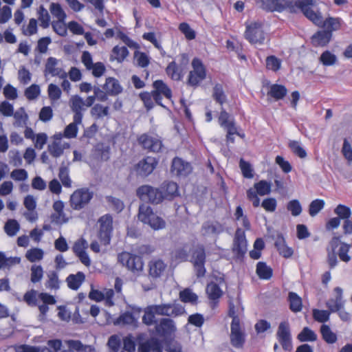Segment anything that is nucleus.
<instances>
[{"label": "nucleus", "mask_w": 352, "mask_h": 352, "mask_svg": "<svg viewBox=\"0 0 352 352\" xmlns=\"http://www.w3.org/2000/svg\"><path fill=\"white\" fill-rule=\"evenodd\" d=\"M93 198V192L88 188L76 190L70 196L69 204L72 209L79 210L84 208Z\"/></svg>", "instance_id": "obj_10"}, {"label": "nucleus", "mask_w": 352, "mask_h": 352, "mask_svg": "<svg viewBox=\"0 0 352 352\" xmlns=\"http://www.w3.org/2000/svg\"><path fill=\"white\" fill-rule=\"evenodd\" d=\"M47 279L45 283V287L51 290H58L60 288V281L58 278V272L50 271L47 274Z\"/></svg>", "instance_id": "obj_37"}, {"label": "nucleus", "mask_w": 352, "mask_h": 352, "mask_svg": "<svg viewBox=\"0 0 352 352\" xmlns=\"http://www.w3.org/2000/svg\"><path fill=\"white\" fill-rule=\"evenodd\" d=\"M256 273L259 278L270 280L272 277L273 270L266 263L259 261L256 264Z\"/></svg>", "instance_id": "obj_35"}, {"label": "nucleus", "mask_w": 352, "mask_h": 352, "mask_svg": "<svg viewBox=\"0 0 352 352\" xmlns=\"http://www.w3.org/2000/svg\"><path fill=\"white\" fill-rule=\"evenodd\" d=\"M148 274L153 278L161 276L166 267V264L160 259H154L148 263Z\"/></svg>", "instance_id": "obj_29"}, {"label": "nucleus", "mask_w": 352, "mask_h": 352, "mask_svg": "<svg viewBox=\"0 0 352 352\" xmlns=\"http://www.w3.org/2000/svg\"><path fill=\"white\" fill-rule=\"evenodd\" d=\"M191 263L206 262V250L204 245L199 244L192 253Z\"/></svg>", "instance_id": "obj_44"}, {"label": "nucleus", "mask_w": 352, "mask_h": 352, "mask_svg": "<svg viewBox=\"0 0 352 352\" xmlns=\"http://www.w3.org/2000/svg\"><path fill=\"white\" fill-rule=\"evenodd\" d=\"M138 320L132 312L125 311L121 314L115 321L116 324L137 326Z\"/></svg>", "instance_id": "obj_36"}, {"label": "nucleus", "mask_w": 352, "mask_h": 352, "mask_svg": "<svg viewBox=\"0 0 352 352\" xmlns=\"http://www.w3.org/2000/svg\"><path fill=\"white\" fill-rule=\"evenodd\" d=\"M129 50L126 47L116 45L112 50V54L118 63H122L129 55Z\"/></svg>", "instance_id": "obj_54"}, {"label": "nucleus", "mask_w": 352, "mask_h": 352, "mask_svg": "<svg viewBox=\"0 0 352 352\" xmlns=\"http://www.w3.org/2000/svg\"><path fill=\"white\" fill-rule=\"evenodd\" d=\"M333 292L336 294L334 298L329 299L326 302V307L331 312L334 313L344 308L345 301L343 300L342 289L340 287L334 288Z\"/></svg>", "instance_id": "obj_21"}, {"label": "nucleus", "mask_w": 352, "mask_h": 352, "mask_svg": "<svg viewBox=\"0 0 352 352\" xmlns=\"http://www.w3.org/2000/svg\"><path fill=\"white\" fill-rule=\"evenodd\" d=\"M118 261L134 274L140 275L143 271L144 262L140 256L124 251L118 254Z\"/></svg>", "instance_id": "obj_5"}, {"label": "nucleus", "mask_w": 352, "mask_h": 352, "mask_svg": "<svg viewBox=\"0 0 352 352\" xmlns=\"http://www.w3.org/2000/svg\"><path fill=\"white\" fill-rule=\"evenodd\" d=\"M152 90L153 100L156 104L165 107L162 104V98L172 100L173 92L171 89L162 80H156L153 82Z\"/></svg>", "instance_id": "obj_13"}, {"label": "nucleus", "mask_w": 352, "mask_h": 352, "mask_svg": "<svg viewBox=\"0 0 352 352\" xmlns=\"http://www.w3.org/2000/svg\"><path fill=\"white\" fill-rule=\"evenodd\" d=\"M212 98L221 106H223V104L226 103L227 100V96L224 92L223 87L221 84L217 83L214 86L212 91Z\"/></svg>", "instance_id": "obj_39"}, {"label": "nucleus", "mask_w": 352, "mask_h": 352, "mask_svg": "<svg viewBox=\"0 0 352 352\" xmlns=\"http://www.w3.org/2000/svg\"><path fill=\"white\" fill-rule=\"evenodd\" d=\"M287 210L289 211L292 216H299L302 210V206L298 199H292L287 204Z\"/></svg>", "instance_id": "obj_61"}, {"label": "nucleus", "mask_w": 352, "mask_h": 352, "mask_svg": "<svg viewBox=\"0 0 352 352\" xmlns=\"http://www.w3.org/2000/svg\"><path fill=\"white\" fill-rule=\"evenodd\" d=\"M155 329L157 336L165 337L175 331L174 322L170 318H162L159 323L156 322Z\"/></svg>", "instance_id": "obj_23"}, {"label": "nucleus", "mask_w": 352, "mask_h": 352, "mask_svg": "<svg viewBox=\"0 0 352 352\" xmlns=\"http://www.w3.org/2000/svg\"><path fill=\"white\" fill-rule=\"evenodd\" d=\"M287 301L289 302V309L294 313H298L302 309V298L294 292H289L288 293Z\"/></svg>", "instance_id": "obj_32"}, {"label": "nucleus", "mask_w": 352, "mask_h": 352, "mask_svg": "<svg viewBox=\"0 0 352 352\" xmlns=\"http://www.w3.org/2000/svg\"><path fill=\"white\" fill-rule=\"evenodd\" d=\"M100 224L98 232V238L101 245L107 246L110 244L113 233V217L111 214H107L98 219Z\"/></svg>", "instance_id": "obj_7"}, {"label": "nucleus", "mask_w": 352, "mask_h": 352, "mask_svg": "<svg viewBox=\"0 0 352 352\" xmlns=\"http://www.w3.org/2000/svg\"><path fill=\"white\" fill-rule=\"evenodd\" d=\"M105 199L109 206L116 212L119 213L124 209V205L121 199L113 196H107Z\"/></svg>", "instance_id": "obj_56"}, {"label": "nucleus", "mask_w": 352, "mask_h": 352, "mask_svg": "<svg viewBox=\"0 0 352 352\" xmlns=\"http://www.w3.org/2000/svg\"><path fill=\"white\" fill-rule=\"evenodd\" d=\"M232 252L234 258L239 261H243L248 252V241L245 237V231L238 228L236 230L233 239Z\"/></svg>", "instance_id": "obj_8"}, {"label": "nucleus", "mask_w": 352, "mask_h": 352, "mask_svg": "<svg viewBox=\"0 0 352 352\" xmlns=\"http://www.w3.org/2000/svg\"><path fill=\"white\" fill-rule=\"evenodd\" d=\"M50 10L53 17L56 18L57 20H65L67 15L60 3H52L50 6Z\"/></svg>", "instance_id": "obj_48"}, {"label": "nucleus", "mask_w": 352, "mask_h": 352, "mask_svg": "<svg viewBox=\"0 0 352 352\" xmlns=\"http://www.w3.org/2000/svg\"><path fill=\"white\" fill-rule=\"evenodd\" d=\"M58 61L56 58L50 57L47 58L45 67V75L50 74L52 76H58L60 78H66L67 74L63 69L57 67Z\"/></svg>", "instance_id": "obj_24"}, {"label": "nucleus", "mask_w": 352, "mask_h": 352, "mask_svg": "<svg viewBox=\"0 0 352 352\" xmlns=\"http://www.w3.org/2000/svg\"><path fill=\"white\" fill-rule=\"evenodd\" d=\"M192 70L189 72L188 78V85L197 87L206 77V69L202 60L199 58H194L192 60Z\"/></svg>", "instance_id": "obj_12"}, {"label": "nucleus", "mask_w": 352, "mask_h": 352, "mask_svg": "<svg viewBox=\"0 0 352 352\" xmlns=\"http://www.w3.org/2000/svg\"><path fill=\"white\" fill-rule=\"evenodd\" d=\"M286 10L290 13H296L300 11L305 16L316 25L322 23V16L320 12H315L312 6L315 4L314 0H287Z\"/></svg>", "instance_id": "obj_1"}, {"label": "nucleus", "mask_w": 352, "mask_h": 352, "mask_svg": "<svg viewBox=\"0 0 352 352\" xmlns=\"http://www.w3.org/2000/svg\"><path fill=\"white\" fill-rule=\"evenodd\" d=\"M164 199L171 200L179 195L178 185L176 182L165 181L160 186Z\"/></svg>", "instance_id": "obj_28"}, {"label": "nucleus", "mask_w": 352, "mask_h": 352, "mask_svg": "<svg viewBox=\"0 0 352 352\" xmlns=\"http://www.w3.org/2000/svg\"><path fill=\"white\" fill-rule=\"evenodd\" d=\"M339 243V238L334 236L330 241L331 250H327V262L331 269L334 268L338 264L337 255L335 252Z\"/></svg>", "instance_id": "obj_34"}, {"label": "nucleus", "mask_w": 352, "mask_h": 352, "mask_svg": "<svg viewBox=\"0 0 352 352\" xmlns=\"http://www.w3.org/2000/svg\"><path fill=\"white\" fill-rule=\"evenodd\" d=\"M230 339L231 344L236 349L243 347L245 342V333L241 322H231Z\"/></svg>", "instance_id": "obj_16"}, {"label": "nucleus", "mask_w": 352, "mask_h": 352, "mask_svg": "<svg viewBox=\"0 0 352 352\" xmlns=\"http://www.w3.org/2000/svg\"><path fill=\"white\" fill-rule=\"evenodd\" d=\"M95 155L101 161H107L110 158V148L98 144L95 149Z\"/></svg>", "instance_id": "obj_63"}, {"label": "nucleus", "mask_w": 352, "mask_h": 352, "mask_svg": "<svg viewBox=\"0 0 352 352\" xmlns=\"http://www.w3.org/2000/svg\"><path fill=\"white\" fill-rule=\"evenodd\" d=\"M287 94V89L285 85L279 84H272L270 87L267 92V96H270L278 101L283 99Z\"/></svg>", "instance_id": "obj_33"}, {"label": "nucleus", "mask_w": 352, "mask_h": 352, "mask_svg": "<svg viewBox=\"0 0 352 352\" xmlns=\"http://www.w3.org/2000/svg\"><path fill=\"white\" fill-rule=\"evenodd\" d=\"M179 298L183 302H190L192 305L197 304L198 301L197 295L189 288H186L179 292Z\"/></svg>", "instance_id": "obj_43"}, {"label": "nucleus", "mask_w": 352, "mask_h": 352, "mask_svg": "<svg viewBox=\"0 0 352 352\" xmlns=\"http://www.w3.org/2000/svg\"><path fill=\"white\" fill-rule=\"evenodd\" d=\"M320 333L322 339L328 344H334L336 342L337 335L333 332L330 327L327 324H322L320 327Z\"/></svg>", "instance_id": "obj_40"}, {"label": "nucleus", "mask_w": 352, "mask_h": 352, "mask_svg": "<svg viewBox=\"0 0 352 352\" xmlns=\"http://www.w3.org/2000/svg\"><path fill=\"white\" fill-rule=\"evenodd\" d=\"M319 60L323 65L331 66L336 63L337 57L329 50H326L322 53Z\"/></svg>", "instance_id": "obj_58"}, {"label": "nucleus", "mask_w": 352, "mask_h": 352, "mask_svg": "<svg viewBox=\"0 0 352 352\" xmlns=\"http://www.w3.org/2000/svg\"><path fill=\"white\" fill-rule=\"evenodd\" d=\"M19 229L20 225L15 219L8 220L4 226L6 233L10 236L16 235Z\"/></svg>", "instance_id": "obj_55"}, {"label": "nucleus", "mask_w": 352, "mask_h": 352, "mask_svg": "<svg viewBox=\"0 0 352 352\" xmlns=\"http://www.w3.org/2000/svg\"><path fill=\"white\" fill-rule=\"evenodd\" d=\"M276 338L285 351H292V335L289 324L287 321H283L279 324L276 331Z\"/></svg>", "instance_id": "obj_15"}, {"label": "nucleus", "mask_w": 352, "mask_h": 352, "mask_svg": "<svg viewBox=\"0 0 352 352\" xmlns=\"http://www.w3.org/2000/svg\"><path fill=\"white\" fill-rule=\"evenodd\" d=\"M137 195L143 201L158 204L164 199L160 188H154L149 185H143L137 189Z\"/></svg>", "instance_id": "obj_9"}, {"label": "nucleus", "mask_w": 352, "mask_h": 352, "mask_svg": "<svg viewBox=\"0 0 352 352\" xmlns=\"http://www.w3.org/2000/svg\"><path fill=\"white\" fill-rule=\"evenodd\" d=\"M191 164L179 157H175L171 163L170 173L177 177H186L191 173Z\"/></svg>", "instance_id": "obj_17"}, {"label": "nucleus", "mask_w": 352, "mask_h": 352, "mask_svg": "<svg viewBox=\"0 0 352 352\" xmlns=\"http://www.w3.org/2000/svg\"><path fill=\"white\" fill-rule=\"evenodd\" d=\"M141 148L148 153H157L162 151L164 144L161 137L148 133L140 135L137 138Z\"/></svg>", "instance_id": "obj_6"}, {"label": "nucleus", "mask_w": 352, "mask_h": 352, "mask_svg": "<svg viewBox=\"0 0 352 352\" xmlns=\"http://www.w3.org/2000/svg\"><path fill=\"white\" fill-rule=\"evenodd\" d=\"M333 34L324 30H318L310 38V42L314 47H327L331 41Z\"/></svg>", "instance_id": "obj_20"}, {"label": "nucleus", "mask_w": 352, "mask_h": 352, "mask_svg": "<svg viewBox=\"0 0 352 352\" xmlns=\"http://www.w3.org/2000/svg\"><path fill=\"white\" fill-rule=\"evenodd\" d=\"M64 207V203L60 200H57L54 202L53 209L55 211V213L52 214L54 219L56 221L63 220L64 222H67V219L65 218Z\"/></svg>", "instance_id": "obj_41"}, {"label": "nucleus", "mask_w": 352, "mask_h": 352, "mask_svg": "<svg viewBox=\"0 0 352 352\" xmlns=\"http://www.w3.org/2000/svg\"><path fill=\"white\" fill-rule=\"evenodd\" d=\"M153 309L157 315L175 317L182 314L181 308L171 304L155 305Z\"/></svg>", "instance_id": "obj_22"}, {"label": "nucleus", "mask_w": 352, "mask_h": 352, "mask_svg": "<svg viewBox=\"0 0 352 352\" xmlns=\"http://www.w3.org/2000/svg\"><path fill=\"white\" fill-rule=\"evenodd\" d=\"M91 114L96 118H101L109 115V107L96 104L91 109Z\"/></svg>", "instance_id": "obj_62"}, {"label": "nucleus", "mask_w": 352, "mask_h": 352, "mask_svg": "<svg viewBox=\"0 0 352 352\" xmlns=\"http://www.w3.org/2000/svg\"><path fill=\"white\" fill-rule=\"evenodd\" d=\"M239 167L245 178L252 179L254 177V170L248 162L241 158L239 162Z\"/></svg>", "instance_id": "obj_59"}, {"label": "nucleus", "mask_w": 352, "mask_h": 352, "mask_svg": "<svg viewBox=\"0 0 352 352\" xmlns=\"http://www.w3.org/2000/svg\"><path fill=\"white\" fill-rule=\"evenodd\" d=\"M245 30L244 38L251 44L262 45L266 39V32L264 30V23L261 21H253L245 23Z\"/></svg>", "instance_id": "obj_2"}, {"label": "nucleus", "mask_w": 352, "mask_h": 352, "mask_svg": "<svg viewBox=\"0 0 352 352\" xmlns=\"http://www.w3.org/2000/svg\"><path fill=\"white\" fill-rule=\"evenodd\" d=\"M287 0H256V3L266 12H282L286 10Z\"/></svg>", "instance_id": "obj_18"}, {"label": "nucleus", "mask_w": 352, "mask_h": 352, "mask_svg": "<svg viewBox=\"0 0 352 352\" xmlns=\"http://www.w3.org/2000/svg\"><path fill=\"white\" fill-rule=\"evenodd\" d=\"M272 192V183L262 179L254 184L253 188L246 191L247 199L252 202L254 208L260 206V196L268 195Z\"/></svg>", "instance_id": "obj_4"}, {"label": "nucleus", "mask_w": 352, "mask_h": 352, "mask_svg": "<svg viewBox=\"0 0 352 352\" xmlns=\"http://www.w3.org/2000/svg\"><path fill=\"white\" fill-rule=\"evenodd\" d=\"M288 147L294 155H297L300 158H305L307 157V152L300 146L299 142L296 140H290L288 143Z\"/></svg>", "instance_id": "obj_50"}, {"label": "nucleus", "mask_w": 352, "mask_h": 352, "mask_svg": "<svg viewBox=\"0 0 352 352\" xmlns=\"http://www.w3.org/2000/svg\"><path fill=\"white\" fill-rule=\"evenodd\" d=\"M184 69L182 65H178L173 60L167 65L166 73L173 80L179 81L184 76Z\"/></svg>", "instance_id": "obj_26"}, {"label": "nucleus", "mask_w": 352, "mask_h": 352, "mask_svg": "<svg viewBox=\"0 0 352 352\" xmlns=\"http://www.w3.org/2000/svg\"><path fill=\"white\" fill-rule=\"evenodd\" d=\"M38 19L40 21V25L43 29L47 28L50 25V16L47 10L41 6L38 9Z\"/></svg>", "instance_id": "obj_47"}, {"label": "nucleus", "mask_w": 352, "mask_h": 352, "mask_svg": "<svg viewBox=\"0 0 352 352\" xmlns=\"http://www.w3.org/2000/svg\"><path fill=\"white\" fill-rule=\"evenodd\" d=\"M334 213L340 219H349L351 215V210L349 206L343 204H338L334 209Z\"/></svg>", "instance_id": "obj_57"}, {"label": "nucleus", "mask_w": 352, "mask_h": 352, "mask_svg": "<svg viewBox=\"0 0 352 352\" xmlns=\"http://www.w3.org/2000/svg\"><path fill=\"white\" fill-rule=\"evenodd\" d=\"M201 230L204 235L219 234L223 231V227L221 223L215 221H208L203 223Z\"/></svg>", "instance_id": "obj_30"}, {"label": "nucleus", "mask_w": 352, "mask_h": 352, "mask_svg": "<svg viewBox=\"0 0 352 352\" xmlns=\"http://www.w3.org/2000/svg\"><path fill=\"white\" fill-rule=\"evenodd\" d=\"M138 219L144 223H146L153 230L162 229L166 226L165 221L157 216L151 206L142 204L139 207Z\"/></svg>", "instance_id": "obj_3"}, {"label": "nucleus", "mask_w": 352, "mask_h": 352, "mask_svg": "<svg viewBox=\"0 0 352 352\" xmlns=\"http://www.w3.org/2000/svg\"><path fill=\"white\" fill-rule=\"evenodd\" d=\"M274 245L279 254L285 258H290L294 254L293 249L287 246L285 239L281 234L276 236Z\"/></svg>", "instance_id": "obj_27"}, {"label": "nucleus", "mask_w": 352, "mask_h": 352, "mask_svg": "<svg viewBox=\"0 0 352 352\" xmlns=\"http://www.w3.org/2000/svg\"><path fill=\"white\" fill-rule=\"evenodd\" d=\"M297 338L300 342H314L317 340V335L310 328L305 327L298 333Z\"/></svg>", "instance_id": "obj_45"}, {"label": "nucleus", "mask_w": 352, "mask_h": 352, "mask_svg": "<svg viewBox=\"0 0 352 352\" xmlns=\"http://www.w3.org/2000/svg\"><path fill=\"white\" fill-rule=\"evenodd\" d=\"M155 315L157 313L154 311L153 305L148 306L144 311V314L142 317V322L147 326H151L152 324H156Z\"/></svg>", "instance_id": "obj_49"}, {"label": "nucleus", "mask_w": 352, "mask_h": 352, "mask_svg": "<svg viewBox=\"0 0 352 352\" xmlns=\"http://www.w3.org/2000/svg\"><path fill=\"white\" fill-rule=\"evenodd\" d=\"M69 350H64L61 352H91L92 349L87 346H85L79 340H69L68 341Z\"/></svg>", "instance_id": "obj_46"}, {"label": "nucleus", "mask_w": 352, "mask_h": 352, "mask_svg": "<svg viewBox=\"0 0 352 352\" xmlns=\"http://www.w3.org/2000/svg\"><path fill=\"white\" fill-rule=\"evenodd\" d=\"M219 124L226 131V142L234 144L235 142L234 135L236 133V126L233 118L223 109L221 110L218 118Z\"/></svg>", "instance_id": "obj_11"}, {"label": "nucleus", "mask_w": 352, "mask_h": 352, "mask_svg": "<svg viewBox=\"0 0 352 352\" xmlns=\"http://www.w3.org/2000/svg\"><path fill=\"white\" fill-rule=\"evenodd\" d=\"M350 248L351 245L344 242L340 243V248L338 252V255L342 261L348 263L351 261V257L349 254Z\"/></svg>", "instance_id": "obj_51"}, {"label": "nucleus", "mask_w": 352, "mask_h": 352, "mask_svg": "<svg viewBox=\"0 0 352 352\" xmlns=\"http://www.w3.org/2000/svg\"><path fill=\"white\" fill-rule=\"evenodd\" d=\"M139 96L147 111H150L154 107L155 105L152 91L151 92L144 91L140 93Z\"/></svg>", "instance_id": "obj_60"}, {"label": "nucleus", "mask_w": 352, "mask_h": 352, "mask_svg": "<svg viewBox=\"0 0 352 352\" xmlns=\"http://www.w3.org/2000/svg\"><path fill=\"white\" fill-rule=\"evenodd\" d=\"M179 30L185 36L187 40H193L196 37V33L188 23L182 22L179 25Z\"/></svg>", "instance_id": "obj_64"}, {"label": "nucleus", "mask_w": 352, "mask_h": 352, "mask_svg": "<svg viewBox=\"0 0 352 352\" xmlns=\"http://www.w3.org/2000/svg\"><path fill=\"white\" fill-rule=\"evenodd\" d=\"M325 202L323 199H316L313 200L309 206V214L311 217H315L324 207Z\"/></svg>", "instance_id": "obj_52"}, {"label": "nucleus", "mask_w": 352, "mask_h": 352, "mask_svg": "<svg viewBox=\"0 0 352 352\" xmlns=\"http://www.w3.org/2000/svg\"><path fill=\"white\" fill-rule=\"evenodd\" d=\"M206 292L210 300V307L212 309H216L219 305V299L223 295V291L217 283L212 281L208 283Z\"/></svg>", "instance_id": "obj_19"}, {"label": "nucleus", "mask_w": 352, "mask_h": 352, "mask_svg": "<svg viewBox=\"0 0 352 352\" xmlns=\"http://www.w3.org/2000/svg\"><path fill=\"white\" fill-rule=\"evenodd\" d=\"M102 89L109 94V96H118L123 91V88L118 79L114 77H107Z\"/></svg>", "instance_id": "obj_25"}, {"label": "nucleus", "mask_w": 352, "mask_h": 352, "mask_svg": "<svg viewBox=\"0 0 352 352\" xmlns=\"http://www.w3.org/2000/svg\"><path fill=\"white\" fill-rule=\"evenodd\" d=\"M331 311L328 310H321L318 309H314L312 315L314 320L324 323L329 320Z\"/></svg>", "instance_id": "obj_53"}, {"label": "nucleus", "mask_w": 352, "mask_h": 352, "mask_svg": "<svg viewBox=\"0 0 352 352\" xmlns=\"http://www.w3.org/2000/svg\"><path fill=\"white\" fill-rule=\"evenodd\" d=\"M85 280V275L82 272H78L76 274H71L66 278V283L69 289L77 290Z\"/></svg>", "instance_id": "obj_31"}, {"label": "nucleus", "mask_w": 352, "mask_h": 352, "mask_svg": "<svg viewBox=\"0 0 352 352\" xmlns=\"http://www.w3.org/2000/svg\"><path fill=\"white\" fill-rule=\"evenodd\" d=\"M282 60L274 55L267 56L265 59V67L267 70L277 72L281 68Z\"/></svg>", "instance_id": "obj_42"}, {"label": "nucleus", "mask_w": 352, "mask_h": 352, "mask_svg": "<svg viewBox=\"0 0 352 352\" xmlns=\"http://www.w3.org/2000/svg\"><path fill=\"white\" fill-rule=\"evenodd\" d=\"M158 160L152 156H145L134 166L138 176L146 177L151 175L158 165Z\"/></svg>", "instance_id": "obj_14"}, {"label": "nucleus", "mask_w": 352, "mask_h": 352, "mask_svg": "<svg viewBox=\"0 0 352 352\" xmlns=\"http://www.w3.org/2000/svg\"><path fill=\"white\" fill-rule=\"evenodd\" d=\"M320 26L325 28L324 31L329 32L333 34V32L338 30L340 28V19L339 18L329 16L324 21L322 20V23Z\"/></svg>", "instance_id": "obj_38"}]
</instances>
